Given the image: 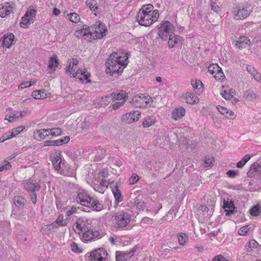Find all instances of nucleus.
<instances>
[{"label": "nucleus", "mask_w": 261, "mask_h": 261, "mask_svg": "<svg viewBox=\"0 0 261 261\" xmlns=\"http://www.w3.org/2000/svg\"><path fill=\"white\" fill-rule=\"evenodd\" d=\"M127 56L124 53H113L108 59L106 63V72L113 75L114 73L121 72L127 65Z\"/></svg>", "instance_id": "nucleus-1"}, {"label": "nucleus", "mask_w": 261, "mask_h": 261, "mask_svg": "<svg viewBox=\"0 0 261 261\" xmlns=\"http://www.w3.org/2000/svg\"><path fill=\"white\" fill-rule=\"evenodd\" d=\"M76 200L82 205L91 208L93 211L99 212L103 208L96 198L91 197L83 190H79Z\"/></svg>", "instance_id": "nucleus-2"}, {"label": "nucleus", "mask_w": 261, "mask_h": 261, "mask_svg": "<svg viewBox=\"0 0 261 261\" xmlns=\"http://www.w3.org/2000/svg\"><path fill=\"white\" fill-rule=\"evenodd\" d=\"M159 17V10H155L152 14L138 12L136 19L140 25L148 27L156 21Z\"/></svg>", "instance_id": "nucleus-3"}, {"label": "nucleus", "mask_w": 261, "mask_h": 261, "mask_svg": "<svg viewBox=\"0 0 261 261\" xmlns=\"http://www.w3.org/2000/svg\"><path fill=\"white\" fill-rule=\"evenodd\" d=\"M131 220L130 215L127 213L122 211L116 214L114 220V226L117 228H123L127 226Z\"/></svg>", "instance_id": "nucleus-4"}, {"label": "nucleus", "mask_w": 261, "mask_h": 261, "mask_svg": "<svg viewBox=\"0 0 261 261\" xmlns=\"http://www.w3.org/2000/svg\"><path fill=\"white\" fill-rule=\"evenodd\" d=\"M93 35V39H101L106 35L107 31L105 24L101 22H96L89 29Z\"/></svg>", "instance_id": "nucleus-5"}, {"label": "nucleus", "mask_w": 261, "mask_h": 261, "mask_svg": "<svg viewBox=\"0 0 261 261\" xmlns=\"http://www.w3.org/2000/svg\"><path fill=\"white\" fill-rule=\"evenodd\" d=\"M173 28L172 24L169 21H165L159 28V38L166 40L169 36L171 35V33L172 32Z\"/></svg>", "instance_id": "nucleus-6"}, {"label": "nucleus", "mask_w": 261, "mask_h": 261, "mask_svg": "<svg viewBox=\"0 0 261 261\" xmlns=\"http://www.w3.org/2000/svg\"><path fill=\"white\" fill-rule=\"evenodd\" d=\"M251 11L249 7L237 6L233 8V14L237 19L240 20L247 18L250 15Z\"/></svg>", "instance_id": "nucleus-7"}, {"label": "nucleus", "mask_w": 261, "mask_h": 261, "mask_svg": "<svg viewBox=\"0 0 261 261\" xmlns=\"http://www.w3.org/2000/svg\"><path fill=\"white\" fill-rule=\"evenodd\" d=\"M107 255L105 250L102 248L96 249L90 253V261H107Z\"/></svg>", "instance_id": "nucleus-8"}, {"label": "nucleus", "mask_w": 261, "mask_h": 261, "mask_svg": "<svg viewBox=\"0 0 261 261\" xmlns=\"http://www.w3.org/2000/svg\"><path fill=\"white\" fill-rule=\"evenodd\" d=\"M151 97L148 95L141 94L140 95L135 96L133 101L135 106L137 107H145L149 103Z\"/></svg>", "instance_id": "nucleus-9"}, {"label": "nucleus", "mask_w": 261, "mask_h": 261, "mask_svg": "<svg viewBox=\"0 0 261 261\" xmlns=\"http://www.w3.org/2000/svg\"><path fill=\"white\" fill-rule=\"evenodd\" d=\"M28 216V209L26 208L22 209H13L11 214V217L14 219L23 221Z\"/></svg>", "instance_id": "nucleus-10"}, {"label": "nucleus", "mask_w": 261, "mask_h": 261, "mask_svg": "<svg viewBox=\"0 0 261 261\" xmlns=\"http://www.w3.org/2000/svg\"><path fill=\"white\" fill-rule=\"evenodd\" d=\"M141 116V112L138 111H134L126 113L122 116V119L127 123H132L137 121Z\"/></svg>", "instance_id": "nucleus-11"}, {"label": "nucleus", "mask_w": 261, "mask_h": 261, "mask_svg": "<svg viewBox=\"0 0 261 261\" xmlns=\"http://www.w3.org/2000/svg\"><path fill=\"white\" fill-rule=\"evenodd\" d=\"M87 221L82 218H79L73 225V230L75 232L80 234L81 231H85L88 229L87 227Z\"/></svg>", "instance_id": "nucleus-12"}, {"label": "nucleus", "mask_w": 261, "mask_h": 261, "mask_svg": "<svg viewBox=\"0 0 261 261\" xmlns=\"http://www.w3.org/2000/svg\"><path fill=\"white\" fill-rule=\"evenodd\" d=\"M100 233L98 231H93L91 229H87L84 231L82 236V240L84 242H88L93 239H98Z\"/></svg>", "instance_id": "nucleus-13"}, {"label": "nucleus", "mask_w": 261, "mask_h": 261, "mask_svg": "<svg viewBox=\"0 0 261 261\" xmlns=\"http://www.w3.org/2000/svg\"><path fill=\"white\" fill-rule=\"evenodd\" d=\"M136 248H133L129 252L125 253L117 251L116 253V259L117 261H124L130 258L136 251Z\"/></svg>", "instance_id": "nucleus-14"}, {"label": "nucleus", "mask_w": 261, "mask_h": 261, "mask_svg": "<svg viewBox=\"0 0 261 261\" xmlns=\"http://www.w3.org/2000/svg\"><path fill=\"white\" fill-rule=\"evenodd\" d=\"M13 202L15 206L13 209H22L26 208L27 203V200L22 197L17 196L14 197Z\"/></svg>", "instance_id": "nucleus-15"}, {"label": "nucleus", "mask_w": 261, "mask_h": 261, "mask_svg": "<svg viewBox=\"0 0 261 261\" xmlns=\"http://www.w3.org/2000/svg\"><path fill=\"white\" fill-rule=\"evenodd\" d=\"M13 11V7L9 3H6L4 5H0V16L5 17L8 15Z\"/></svg>", "instance_id": "nucleus-16"}, {"label": "nucleus", "mask_w": 261, "mask_h": 261, "mask_svg": "<svg viewBox=\"0 0 261 261\" xmlns=\"http://www.w3.org/2000/svg\"><path fill=\"white\" fill-rule=\"evenodd\" d=\"M14 38V35L12 33L5 35L3 38V45L8 48H10L15 43Z\"/></svg>", "instance_id": "nucleus-17"}, {"label": "nucleus", "mask_w": 261, "mask_h": 261, "mask_svg": "<svg viewBox=\"0 0 261 261\" xmlns=\"http://www.w3.org/2000/svg\"><path fill=\"white\" fill-rule=\"evenodd\" d=\"M250 40L245 36H241L236 41V46L239 48H246L250 44Z\"/></svg>", "instance_id": "nucleus-18"}, {"label": "nucleus", "mask_w": 261, "mask_h": 261, "mask_svg": "<svg viewBox=\"0 0 261 261\" xmlns=\"http://www.w3.org/2000/svg\"><path fill=\"white\" fill-rule=\"evenodd\" d=\"M186 110L184 108L179 107L175 108L172 112V117L175 120L181 118L185 115Z\"/></svg>", "instance_id": "nucleus-19"}, {"label": "nucleus", "mask_w": 261, "mask_h": 261, "mask_svg": "<svg viewBox=\"0 0 261 261\" xmlns=\"http://www.w3.org/2000/svg\"><path fill=\"white\" fill-rule=\"evenodd\" d=\"M185 98L186 102L190 105L197 103L199 101L198 97L191 93H187L185 94Z\"/></svg>", "instance_id": "nucleus-20"}, {"label": "nucleus", "mask_w": 261, "mask_h": 261, "mask_svg": "<svg viewBox=\"0 0 261 261\" xmlns=\"http://www.w3.org/2000/svg\"><path fill=\"white\" fill-rule=\"evenodd\" d=\"M40 187L41 186L38 183L27 182L25 185V189L30 192L39 191Z\"/></svg>", "instance_id": "nucleus-21"}, {"label": "nucleus", "mask_w": 261, "mask_h": 261, "mask_svg": "<svg viewBox=\"0 0 261 261\" xmlns=\"http://www.w3.org/2000/svg\"><path fill=\"white\" fill-rule=\"evenodd\" d=\"M59 64V63L56 57H51L48 61V68L54 71L56 70Z\"/></svg>", "instance_id": "nucleus-22"}, {"label": "nucleus", "mask_w": 261, "mask_h": 261, "mask_svg": "<svg viewBox=\"0 0 261 261\" xmlns=\"http://www.w3.org/2000/svg\"><path fill=\"white\" fill-rule=\"evenodd\" d=\"M32 96L37 99H44L46 97V94L44 93V91L37 90L34 91L32 93Z\"/></svg>", "instance_id": "nucleus-23"}, {"label": "nucleus", "mask_w": 261, "mask_h": 261, "mask_svg": "<svg viewBox=\"0 0 261 261\" xmlns=\"http://www.w3.org/2000/svg\"><path fill=\"white\" fill-rule=\"evenodd\" d=\"M153 6L151 4H148L143 5L141 9L139 11V12L149 13L152 14V12H154Z\"/></svg>", "instance_id": "nucleus-24"}, {"label": "nucleus", "mask_w": 261, "mask_h": 261, "mask_svg": "<svg viewBox=\"0 0 261 261\" xmlns=\"http://www.w3.org/2000/svg\"><path fill=\"white\" fill-rule=\"evenodd\" d=\"M180 36L177 35H170L169 41H168V45L170 48H172L174 47V45L175 43H176L180 40Z\"/></svg>", "instance_id": "nucleus-25"}, {"label": "nucleus", "mask_w": 261, "mask_h": 261, "mask_svg": "<svg viewBox=\"0 0 261 261\" xmlns=\"http://www.w3.org/2000/svg\"><path fill=\"white\" fill-rule=\"evenodd\" d=\"M23 129V128L22 126H19L13 129L12 132H9L8 134H6V137H7V139H10L15 137L16 135H17L19 133L22 132Z\"/></svg>", "instance_id": "nucleus-26"}, {"label": "nucleus", "mask_w": 261, "mask_h": 261, "mask_svg": "<svg viewBox=\"0 0 261 261\" xmlns=\"http://www.w3.org/2000/svg\"><path fill=\"white\" fill-rule=\"evenodd\" d=\"M89 30V29H87V28H83V29H81L79 30H77L75 33H74V35L76 37H77V38H82V37H84V36H88L87 35V32L88 31V30Z\"/></svg>", "instance_id": "nucleus-27"}, {"label": "nucleus", "mask_w": 261, "mask_h": 261, "mask_svg": "<svg viewBox=\"0 0 261 261\" xmlns=\"http://www.w3.org/2000/svg\"><path fill=\"white\" fill-rule=\"evenodd\" d=\"M61 158L57 156L54 157L52 160L53 165L56 170H59L61 168Z\"/></svg>", "instance_id": "nucleus-28"}, {"label": "nucleus", "mask_w": 261, "mask_h": 261, "mask_svg": "<svg viewBox=\"0 0 261 261\" xmlns=\"http://www.w3.org/2000/svg\"><path fill=\"white\" fill-rule=\"evenodd\" d=\"M243 97L248 101H253L256 98L255 94L250 90L247 91L245 92Z\"/></svg>", "instance_id": "nucleus-29"}, {"label": "nucleus", "mask_w": 261, "mask_h": 261, "mask_svg": "<svg viewBox=\"0 0 261 261\" xmlns=\"http://www.w3.org/2000/svg\"><path fill=\"white\" fill-rule=\"evenodd\" d=\"M250 169L254 172L258 173L261 180V164L259 165L258 163H254L251 165Z\"/></svg>", "instance_id": "nucleus-30"}, {"label": "nucleus", "mask_w": 261, "mask_h": 261, "mask_svg": "<svg viewBox=\"0 0 261 261\" xmlns=\"http://www.w3.org/2000/svg\"><path fill=\"white\" fill-rule=\"evenodd\" d=\"M155 123V120L151 117H148L144 119L142 125L144 127H148L151 126Z\"/></svg>", "instance_id": "nucleus-31"}, {"label": "nucleus", "mask_w": 261, "mask_h": 261, "mask_svg": "<svg viewBox=\"0 0 261 261\" xmlns=\"http://www.w3.org/2000/svg\"><path fill=\"white\" fill-rule=\"evenodd\" d=\"M113 192L116 200L117 202H121L122 200V197L120 191L118 190V187L116 186Z\"/></svg>", "instance_id": "nucleus-32"}, {"label": "nucleus", "mask_w": 261, "mask_h": 261, "mask_svg": "<svg viewBox=\"0 0 261 261\" xmlns=\"http://www.w3.org/2000/svg\"><path fill=\"white\" fill-rule=\"evenodd\" d=\"M80 69H77V66H74V68L72 66L71 68V71H70V74L72 75L73 77H76L77 79H79L80 80H82L83 77H80V75H79Z\"/></svg>", "instance_id": "nucleus-33"}, {"label": "nucleus", "mask_w": 261, "mask_h": 261, "mask_svg": "<svg viewBox=\"0 0 261 261\" xmlns=\"http://www.w3.org/2000/svg\"><path fill=\"white\" fill-rule=\"evenodd\" d=\"M214 78L218 81L222 82L225 79V75L223 73L221 68L220 67L219 71L214 75Z\"/></svg>", "instance_id": "nucleus-34"}, {"label": "nucleus", "mask_w": 261, "mask_h": 261, "mask_svg": "<svg viewBox=\"0 0 261 261\" xmlns=\"http://www.w3.org/2000/svg\"><path fill=\"white\" fill-rule=\"evenodd\" d=\"M49 131V129H41L37 131V134L40 138L44 139L50 135Z\"/></svg>", "instance_id": "nucleus-35"}, {"label": "nucleus", "mask_w": 261, "mask_h": 261, "mask_svg": "<svg viewBox=\"0 0 261 261\" xmlns=\"http://www.w3.org/2000/svg\"><path fill=\"white\" fill-rule=\"evenodd\" d=\"M179 244L184 245L188 241V237L185 233H180L177 236Z\"/></svg>", "instance_id": "nucleus-36"}, {"label": "nucleus", "mask_w": 261, "mask_h": 261, "mask_svg": "<svg viewBox=\"0 0 261 261\" xmlns=\"http://www.w3.org/2000/svg\"><path fill=\"white\" fill-rule=\"evenodd\" d=\"M258 243L255 240H251L247 243L246 245V249L247 251H250L252 248H256L258 246Z\"/></svg>", "instance_id": "nucleus-37"}, {"label": "nucleus", "mask_w": 261, "mask_h": 261, "mask_svg": "<svg viewBox=\"0 0 261 261\" xmlns=\"http://www.w3.org/2000/svg\"><path fill=\"white\" fill-rule=\"evenodd\" d=\"M111 97H112V99H114L118 100H125V98L126 97L125 95L123 93H113L111 94Z\"/></svg>", "instance_id": "nucleus-38"}, {"label": "nucleus", "mask_w": 261, "mask_h": 261, "mask_svg": "<svg viewBox=\"0 0 261 261\" xmlns=\"http://www.w3.org/2000/svg\"><path fill=\"white\" fill-rule=\"evenodd\" d=\"M220 67L217 64H210L208 67V71L213 75H214L217 71H219Z\"/></svg>", "instance_id": "nucleus-39"}, {"label": "nucleus", "mask_w": 261, "mask_h": 261, "mask_svg": "<svg viewBox=\"0 0 261 261\" xmlns=\"http://www.w3.org/2000/svg\"><path fill=\"white\" fill-rule=\"evenodd\" d=\"M86 5L90 8L91 11H95L98 9L96 1L94 0H87Z\"/></svg>", "instance_id": "nucleus-40"}, {"label": "nucleus", "mask_w": 261, "mask_h": 261, "mask_svg": "<svg viewBox=\"0 0 261 261\" xmlns=\"http://www.w3.org/2000/svg\"><path fill=\"white\" fill-rule=\"evenodd\" d=\"M30 18H29L28 13H26L25 15L22 17L21 22H20V27L22 28H26L25 25L30 23Z\"/></svg>", "instance_id": "nucleus-41"}, {"label": "nucleus", "mask_w": 261, "mask_h": 261, "mask_svg": "<svg viewBox=\"0 0 261 261\" xmlns=\"http://www.w3.org/2000/svg\"><path fill=\"white\" fill-rule=\"evenodd\" d=\"M68 16L70 20L74 23H77L80 20V16L75 13H70Z\"/></svg>", "instance_id": "nucleus-42"}, {"label": "nucleus", "mask_w": 261, "mask_h": 261, "mask_svg": "<svg viewBox=\"0 0 261 261\" xmlns=\"http://www.w3.org/2000/svg\"><path fill=\"white\" fill-rule=\"evenodd\" d=\"M261 213V211L258 205H255L253 206V207L250 210V213L252 216H257Z\"/></svg>", "instance_id": "nucleus-43"}, {"label": "nucleus", "mask_w": 261, "mask_h": 261, "mask_svg": "<svg viewBox=\"0 0 261 261\" xmlns=\"http://www.w3.org/2000/svg\"><path fill=\"white\" fill-rule=\"evenodd\" d=\"M49 133L53 136H58L62 134V130L60 128L57 127L49 129Z\"/></svg>", "instance_id": "nucleus-44"}, {"label": "nucleus", "mask_w": 261, "mask_h": 261, "mask_svg": "<svg viewBox=\"0 0 261 261\" xmlns=\"http://www.w3.org/2000/svg\"><path fill=\"white\" fill-rule=\"evenodd\" d=\"M249 230L250 227L248 225L244 226L240 228L238 230V233L240 236H245Z\"/></svg>", "instance_id": "nucleus-45"}, {"label": "nucleus", "mask_w": 261, "mask_h": 261, "mask_svg": "<svg viewBox=\"0 0 261 261\" xmlns=\"http://www.w3.org/2000/svg\"><path fill=\"white\" fill-rule=\"evenodd\" d=\"M56 223L59 226H66L67 224L66 220L63 219V217L59 216L56 220L55 221Z\"/></svg>", "instance_id": "nucleus-46"}, {"label": "nucleus", "mask_w": 261, "mask_h": 261, "mask_svg": "<svg viewBox=\"0 0 261 261\" xmlns=\"http://www.w3.org/2000/svg\"><path fill=\"white\" fill-rule=\"evenodd\" d=\"M214 161V159L213 157H205L204 161V167H211L213 164V162Z\"/></svg>", "instance_id": "nucleus-47"}, {"label": "nucleus", "mask_w": 261, "mask_h": 261, "mask_svg": "<svg viewBox=\"0 0 261 261\" xmlns=\"http://www.w3.org/2000/svg\"><path fill=\"white\" fill-rule=\"evenodd\" d=\"M191 84L193 88L197 90H200L202 87V84L200 81H192Z\"/></svg>", "instance_id": "nucleus-48"}, {"label": "nucleus", "mask_w": 261, "mask_h": 261, "mask_svg": "<svg viewBox=\"0 0 261 261\" xmlns=\"http://www.w3.org/2000/svg\"><path fill=\"white\" fill-rule=\"evenodd\" d=\"M35 84L34 82H29L27 81L24 83H21L18 87L19 89H24L27 87H30L31 86Z\"/></svg>", "instance_id": "nucleus-49"}, {"label": "nucleus", "mask_w": 261, "mask_h": 261, "mask_svg": "<svg viewBox=\"0 0 261 261\" xmlns=\"http://www.w3.org/2000/svg\"><path fill=\"white\" fill-rule=\"evenodd\" d=\"M139 176L137 174L133 173L131 177L129 179L130 185H134L136 184L139 180Z\"/></svg>", "instance_id": "nucleus-50"}, {"label": "nucleus", "mask_w": 261, "mask_h": 261, "mask_svg": "<svg viewBox=\"0 0 261 261\" xmlns=\"http://www.w3.org/2000/svg\"><path fill=\"white\" fill-rule=\"evenodd\" d=\"M224 209H225L226 208H234V205L232 202H229L228 201H226L224 200L223 201V206Z\"/></svg>", "instance_id": "nucleus-51"}, {"label": "nucleus", "mask_w": 261, "mask_h": 261, "mask_svg": "<svg viewBox=\"0 0 261 261\" xmlns=\"http://www.w3.org/2000/svg\"><path fill=\"white\" fill-rule=\"evenodd\" d=\"M187 148L190 147L191 149H194L197 144V142L195 140H188L187 142Z\"/></svg>", "instance_id": "nucleus-52"}, {"label": "nucleus", "mask_w": 261, "mask_h": 261, "mask_svg": "<svg viewBox=\"0 0 261 261\" xmlns=\"http://www.w3.org/2000/svg\"><path fill=\"white\" fill-rule=\"evenodd\" d=\"M125 102V100H123L121 101H118V102L114 103L112 105L113 110H116L118 109L119 108H120L124 105Z\"/></svg>", "instance_id": "nucleus-53"}, {"label": "nucleus", "mask_w": 261, "mask_h": 261, "mask_svg": "<svg viewBox=\"0 0 261 261\" xmlns=\"http://www.w3.org/2000/svg\"><path fill=\"white\" fill-rule=\"evenodd\" d=\"M4 163L5 164L0 167V172H2L5 170H8L11 167V165L10 162L6 161H4Z\"/></svg>", "instance_id": "nucleus-54"}, {"label": "nucleus", "mask_w": 261, "mask_h": 261, "mask_svg": "<svg viewBox=\"0 0 261 261\" xmlns=\"http://www.w3.org/2000/svg\"><path fill=\"white\" fill-rule=\"evenodd\" d=\"M45 146H58V143L57 142V140H50L46 141L44 142Z\"/></svg>", "instance_id": "nucleus-55"}, {"label": "nucleus", "mask_w": 261, "mask_h": 261, "mask_svg": "<svg viewBox=\"0 0 261 261\" xmlns=\"http://www.w3.org/2000/svg\"><path fill=\"white\" fill-rule=\"evenodd\" d=\"M217 110L222 115H226L228 113V110L225 107L218 106L217 107Z\"/></svg>", "instance_id": "nucleus-56"}, {"label": "nucleus", "mask_w": 261, "mask_h": 261, "mask_svg": "<svg viewBox=\"0 0 261 261\" xmlns=\"http://www.w3.org/2000/svg\"><path fill=\"white\" fill-rule=\"evenodd\" d=\"M212 261H229L228 259H226L224 256L222 255H218L215 256Z\"/></svg>", "instance_id": "nucleus-57"}, {"label": "nucleus", "mask_w": 261, "mask_h": 261, "mask_svg": "<svg viewBox=\"0 0 261 261\" xmlns=\"http://www.w3.org/2000/svg\"><path fill=\"white\" fill-rule=\"evenodd\" d=\"M222 96L226 100H230L232 99V96L230 94H229L226 91H223L221 93Z\"/></svg>", "instance_id": "nucleus-58"}, {"label": "nucleus", "mask_w": 261, "mask_h": 261, "mask_svg": "<svg viewBox=\"0 0 261 261\" xmlns=\"http://www.w3.org/2000/svg\"><path fill=\"white\" fill-rule=\"evenodd\" d=\"M26 13H28L29 18L32 20L36 16V10L35 9H31L30 11H28Z\"/></svg>", "instance_id": "nucleus-59"}, {"label": "nucleus", "mask_w": 261, "mask_h": 261, "mask_svg": "<svg viewBox=\"0 0 261 261\" xmlns=\"http://www.w3.org/2000/svg\"><path fill=\"white\" fill-rule=\"evenodd\" d=\"M18 113H19V116H17L16 114H13L12 115H9L8 118H6V119L8 120L9 122H12L14 118L22 117V114L20 112H18Z\"/></svg>", "instance_id": "nucleus-60"}, {"label": "nucleus", "mask_w": 261, "mask_h": 261, "mask_svg": "<svg viewBox=\"0 0 261 261\" xmlns=\"http://www.w3.org/2000/svg\"><path fill=\"white\" fill-rule=\"evenodd\" d=\"M247 70L252 76L257 72L256 69L251 65L247 66Z\"/></svg>", "instance_id": "nucleus-61"}, {"label": "nucleus", "mask_w": 261, "mask_h": 261, "mask_svg": "<svg viewBox=\"0 0 261 261\" xmlns=\"http://www.w3.org/2000/svg\"><path fill=\"white\" fill-rule=\"evenodd\" d=\"M211 9L216 13H218L220 11V7L216 4V3L212 2L211 4Z\"/></svg>", "instance_id": "nucleus-62"}, {"label": "nucleus", "mask_w": 261, "mask_h": 261, "mask_svg": "<svg viewBox=\"0 0 261 261\" xmlns=\"http://www.w3.org/2000/svg\"><path fill=\"white\" fill-rule=\"evenodd\" d=\"M226 174L228 177L233 178L238 174V173L234 170H229L226 172Z\"/></svg>", "instance_id": "nucleus-63"}, {"label": "nucleus", "mask_w": 261, "mask_h": 261, "mask_svg": "<svg viewBox=\"0 0 261 261\" xmlns=\"http://www.w3.org/2000/svg\"><path fill=\"white\" fill-rule=\"evenodd\" d=\"M30 196L31 198V200L33 204H36L37 202V195L35 192H32L30 193Z\"/></svg>", "instance_id": "nucleus-64"}]
</instances>
